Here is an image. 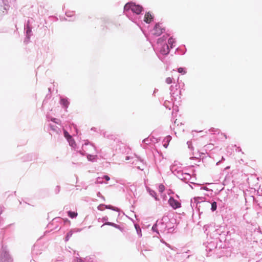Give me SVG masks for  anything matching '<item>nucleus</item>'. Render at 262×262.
<instances>
[{"label":"nucleus","mask_w":262,"mask_h":262,"mask_svg":"<svg viewBox=\"0 0 262 262\" xmlns=\"http://www.w3.org/2000/svg\"><path fill=\"white\" fill-rule=\"evenodd\" d=\"M174 220H170L167 216H164L161 220L157 221L152 227V230L159 235L160 233L164 234L172 233L174 230ZM154 236L160 238V236L155 235Z\"/></svg>","instance_id":"f257e3e1"},{"label":"nucleus","mask_w":262,"mask_h":262,"mask_svg":"<svg viewBox=\"0 0 262 262\" xmlns=\"http://www.w3.org/2000/svg\"><path fill=\"white\" fill-rule=\"evenodd\" d=\"M125 11L132 10L133 12L137 14H139L142 11V7L138 5H136L133 3H127L124 7Z\"/></svg>","instance_id":"f03ea898"},{"label":"nucleus","mask_w":262,"mask_h":262,"mask_svg":"<svg viewBox=\"0 0 262 262\" xmlns=\"http://www.w3.org/2000/svg\"><path fill=\"white\" fill-rule=\"evenodd\" d=\"M0 262H12V258L5 247H2L0 252Z\"/></svg>","instance_id":"7ed1b4c3"},{"label":"nucleus","mask_w":262,"mask_h":262,"mask_svg":"<svg viewBox=\"0 0 262 262\" xmlns=\"http://www.w3.org/2000/svg\"><path fill=\"white\" fill-rule=\"evenodd\" d=\"M204 198H194L193 200H191V206L192 209L195 208L199 210V207H200V204L202 203H204Z\"/></svg>","instance_id":"20e7f679"},{"label":"nucleus","mask_w":262,"mask_h":262,"mask_svg":"<svg viewBox=\"0 0 262 262\" xmlns=\"http://www.w3.org/2000/svg\"><path fill=\"white\" fill-rule=\"evenodd\" d=\"M204 244L206 247V251L211 252L213 250L216 248V242L215 239H213L210 242L207 241Z\"/></svg>","instance_id":"39448f33"},{"label":"nucleus","mask_w":262,"mask_h":262,"mask_svg":"<svg viewBox=\"0 0 262 262\" xmlns=\"http://www.w3.org/2000/svg\"><path fill=\"white\" fill-rule=\"evenodd\" d=\"M165 31V29L159 24H156L153 30V34L158 36H160Z\"/></svg>","instance_id":"423d86ee"},{"label":"nucleus","mask_w":262,"mask_h":262,"mask_svg":"<svg viewBox=\"0 0 262 262\" xmlns=\"http://www.w3.org/2000/svg\"><path fill=\"white\" fill-rule=\"evenodd\" d=\"M32 253L33 256L41 253L40 246L37 244H35L32 248Z\"/></svg>","instance_id":"0eeeda50"},{"label":"nucleus","mask_w":262,"mask_h":262,"mask_svg":"<svg viewBox=\"0 0 262 262\" xmlns=\"http://www.w3.org/2000/svg\"><path fill=\"white\" fill-rule=\"evenodd\" d=\"M170 205L173 208L176 209L180 207L181 204L174 199L170 198L168 201Z\"/></svg>","instance_id":"6e6552de"},{"label":"nucleus","mask_w":262,"mask_h":262,"mask_svg":"<svg viewBox=\"0 0 262 262\" xmlns=\"http://www.w3.org/2000/svg\"><path fill=\"white\" fill-rule=\"evenodd\" d=\"M169 49L168 45L164 44L160 49V52L163 55H167L169 53Z\"/></svg>","instance_id":"1a4fd4ad"},{"label":"nucleus","mask_w":262,"mask_h":262,"mask_svg":"<svg viewBox=\"0 0 262 262\" xmlns=\"http://www.w3.org/2000/svg\"><path fill=\"white\" fill-rule=\"evenodd\" d=\"M104 225L111 226H113V227H115V228L120 230L121 231H123V228L122 227H121L119 225H118L117 224H115L114 223L109 222H106L104 224H103L101 226V227H103Z\"/></svg>","instance_id":"9d476101"},{"label":"nucleus","mask_w":262,"mask_h":262,"mask_svg":"<svg viewBox=\"0 0 262 262\" xmlns=\"http://www.w3.org/2000/svg\"><path fill=\"white\" fill-rule=\"evenodd\" d=\"M153 19L152 15L149 13L147 12L145 14L144 20L146 23H150Z\"/></svg>","instance_id":"9b49d317"},{"label":"nucleus","mask_w":262,"mask_h":262,"mask_svg":"<svg viewBox=\"0 0 262 262\" xmlns=\"http://www.w3.org/2000/svg\"><path fill=\"white\" fill-rule=\"evenodd\" d=\"M146 190L148 192V193H149V194L152 196V197H154L155 198V199L156 200H158V198L157 197V194H156V192L153 190H151L149 187H146Z\"/></svg>","instance_id":"f8f14e48"},{"label":"nucleus","mask_w":262,"mask_h":262,"mask_svg":"<svg viewBox=\"0 0 262 262\" xmlns=\"http://www.w3.org/2000/svg\"><path fill=\"white\" fill-rule=\"evenodd\" d=\"M135 227L136 228V232H137L138 235L139 236V237H141L142 235L141 229L140 226L137 224H135Z\"/></svg>","instance_id":"ddd939ff"},{"label":"nucleus","mask_w":262,"mask_h":262,"mask_svg":"<svg viewBox=\"0 0 262 262\" xmlns=\"http://www.w3.org/2000/svg\"><path fill=\"white\" fill-rule=\"evenodd\" d=\"M175 43V40L172 38H169L168 40V46H170V48H172L173 47V44Z\"/></svg>","instance_id":"4468645a"},{"label":"nucleus","mask_w":262,"mask_h":262,"mask_svg":"<svg viewBox=\"0 0 262 262\" xmlns=\"http://www.w3.org/2000/svg\"><path fill=\"white\" fill-rule=\"evenodd\" d=\"M191 183L193 185V186L191 185H189L191 187L192 189H194V188H196V187L200 188V189H202L203 188V187L202 186H201L200 185V184H196V183H192V182H191Z\"/></svg>","instance_id":"2eb2a0df"},{"label":"nucleus","mask_w":262,"mask_h":262,"mask_svg":"<svg viewBox=\"0 0 262 262\" xmlns=\"http://www.w3.org/2000/svg\"><path fill=\"white\" fill-rule=\"evenodd\" d=\"M68 215L71 217V218H75L77 216V213L75 212H72V211H69L68 212Z\"/></svg>","instance_id":"dca6fc26"},{"label":"nucleus","mask_w":262,"mask_h":262,"mask_svg":"<svg viewBox=\"0 0 262 262\" xmlns=\"http://www.w3.org/2000/svg\"><path fill=\"white\" fill-rule=\"evenodd\" d=\"M64 136L68 140H72V137L68 133V132L67 130H64Z\"/></svg>","instance_id":"f3484780"},{"label":"nucleus","mask_w":262,"mask_h":262,"mask_svg":"<svg viewBox=\"0 0 262 262\" xmlns=\"http://www.w3.org/2000/svg\"><path fill=\"white\" fill-rule=\"evenodd\" d=\"M61 103L65 107H67L69 104V102L68 100L63 98L61 99Z\"/></svg>","instance_id":"a211bd4d"},{"label":"nucleus","mask_w":262,"mask_h":262,"mask_svg":"<svg viewBox=\"0 0 262 262\" xmlns=\"http://www.w3.org/2000/svg\"><path fill=\"white\" fill-rule=\"evenodd\" d=\"M217 208V204L215 202H213L211 203V209L212 211H214Z\"/></svg>","instance_id":"6ab92c4d"},{"label":"nucleus","mask_w":262,"mask_h":262,"mask_svg":"<svg viewBox=\"0 0 262 262\" xmlns=\"http://www.w3.org/2000/svg\"><path fill=\"white\" fill-rule=\"evenodd\" d=\"M72 234H73L72 231H71L69 232L66 235V237L65 238V241L66 242L69 241V238L72 236Z\"/></svg>","instance_id":"aec40b11"},{"label":"nucleus","mask_w":262,"mask_h":262,"mask_svg":"<svg viewBox=\"0 0 262 262\" xmlns=\"http://www.w3.org/2000/svg\"><path fill=\"white\" fill-rule=\"evenodd\" d=\"M178 71L179 73H181L182 74H185L186 73V72L185 70V69L184 68H179L178 69Z\"/></svg>","instance_id":"412c9836"},{"label":"nucleus","mask_w":262,"mask_h":262,"mask_svg":"<svg viewBox=\"0 0 262 262\" xmlns=\"http://www.w3.org/2000/svg\"><path fill=\"white\" fill-rule=\"evenodd\" d=\"M164 189H165V187L163 184H160L159 186L158 189H159V192H160L161 193L163 192V191L164 190Z\"/></svg>","instance_id":"4be33fe9"},{"label":"nucleus","mask_w":262,"mask_h":262,"mask_svg":"<svg viewBox=\"0 0 262 262\" xmlns=\"http://www.w3.org/2000/svg\"><path fill=\"white\" fill-rule=\"evenodd\" d=\"M165 39H166L165 38V37L164 36L162 37H161L158 39L157 43H162L165 40Z\"/></svg>","instance_id":"5701e85b"},{"label":"nucleus","mask_w":262,"mask_h":262,"mask_svg":"<svg viewBox=\"0 0 262 262\" xmlns=\"http://www.w3.org/2000/svg\"><path fill=\"white\" fill-rule=\"evenodd\" d=\"M104 208L106 209H110L113 210H116V209L112 206L104 205Z\"/></svg>","instance_id":"b1692460"},{"label":"nucleus","mask_w":262,"mask_h":262,"mask_svg":"<svg viewBox=\"0 0 262 262\" xmlns=\"http://www.w3.org/2000/svg\"><path fill=\"white\" fill-rule=\"evenodd\" d=\"M166 82L167 84H170L172 82V78L170 77H168L166 79Z\"/></svg>","instance_id":"393cba45"},{"label":"nucleus","mask_w":262,"mask_h":262,"mask_svg":"<svg viewBox=\"0 0 262 262\" xmlns=\"http://www.w3.org/2000/svg\"><path fill=\"white\" fill-rule=\"evenodd\" d=\"M104 204H100L98 206V209L101 211L104 210Z\"/></svg>","instance_id":"a878e982"},{"label":"nucleus","mask_w":262,"mask_h":262,"mask_svg":"<svg viewBox=\"0 0 262 262\" xmlns=\"http://www.w3.org/2000/svg\"><path fill=\"white\" fill-rule=\"evenodd\" d=\"M73 262H84V261L81 258H76L73 260Z\"/></svg>","instance_id":"bb28decb"},{"label":"nucleus","mask_w":262,"mask_h":262,"mask_svg":"<svg viewBox=\"0 0 262 262\" xmlns=\"http://www.w3.org/2000/svg\"><path fill=\"white\" fill-rule=\"evenodd\" d=\"M98 179H105V180H110V177L108 176L104 175L103 177H98Z\"/></svg>","instance_id":"cd10ccee"},{"label":"nucleus","mask_w":262,"mask_h":262,"mask_svg":"<svg viewBox=\"0 0 262 262\" xmlns=\"http://www.w3.org/2000/svg\"><path fill=\"white\" fill-rule=\"evenodd\" d=\"M107 220H108L107 216H105L103 217L101 219V221L102 222H106Z\"/></svg>","instance_id":"c85d7f7f"},{"label":"nucleus","mask_w":262,"mask_h":262,"mask_svg":"<svg viewBox=\"0 0 262 262\" xmlns=\"http://www.w3.org/2000/svg\"><path fill=\"white\" fill-rule=\"evenodd\" d=\"M4 210V206H0V215L3 212Z\"/></svg>","instance_id":"c756f323"},{"label":"nucleus","mask_w":262,"mask_h":262,"mask_svg":"<svg viewBox=\"0 0 262 262\" xmlns=\"http://www.w3.org/2000/svg\"><path fill=\"white\" fill-rule=\"evenodd\" d=\"M60 188L59 186H57L55 189L56 193H57L59 192Z\"/></svg>","instance_id":"7c9ffc66"},{"label":"nucleus","mask_w":262,"mask_h":262,"mask_svg":"<svg viewBox=\"0 0 262 262\" xmlns=\"http://www.w3.org/2000/svg\"><path fill=\"white\" fill-rule=\"evenodd\" d=\"M97 196H100V197H101L102 198H103L104 199V197L103 196L101 195V193L98 192V193H97Z\"/></svg>","instance_id":"2f4dec72"},{"label":"nucleus","mask_w":262,"mask_h":262,"mask_svg":"<svg viewBox=\"0 0 262 262\" xmlns=\"http://www.w3.org/2000/svg\"><path fill=\"white\" fill-rule=\"evenodd\" d=\"M68 141H69L70 145H72L73 142H74L73 140L72 139V140H69Z\"/></svg>","instance_id":"473e14b6"},{"label":"nucleus","mask_w":262,"mask_h":262,"mask_svg":"<svg viewBox=\"0 0 262 262\" xmlns=\"http://www.w3.org/2000/svg\"><path fill=\"white\" fill-rule=\"evenodd\" d=\"M160 241H161V242H162V243H165L166 245H167V244H166V243H165L163 241V239H161Z\"/></svg>","instance_id":"72a5a7b5"},{"label":"nucleus","mask_w":262,"mask_h":262,"mask_svg":"<svg viewBox=\"0 0 262 262\" xmlns=\"http://www.w3.org/2000/svg\"><path fill=\"white\" fill-rule=\"evenodd\" d=\"M164 146H165V148H167V145H164Z\"/></svg>","instance_id":"f704fd0d"},{"label":"nucleus","mask_w":262,"mask_h":262,"mask_svg":"<svg viewBox=\"0 0 262 262\" xmlns=\"http://www.w3.org/2000/svg\"><path fill=\"white\" fill-rule=\"evenodd\" d=\"M34 261H35V260H31V261H30V262H34Z\"/></svg>","instance_id":"c9c22d12"}]
</instances>
